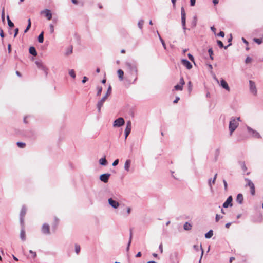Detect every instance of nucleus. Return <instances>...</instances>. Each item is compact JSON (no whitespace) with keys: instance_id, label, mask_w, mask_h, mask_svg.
<instances>
[{"instance_id":"19","label":"nucleus","mask_w":263,"mask_h":263,"mask_svg":"<svg viewBox=\"0 0 263 263\" xmlns=\"http://www.w3.org/2000/svg\"><path fill=\"white\" fill-rule=\"evenodd\" d=\"M117 73L120 80L122 81L123 80L124 71L121 69H119Z\"/></svg>"},{"instance_id":"43","label":"nucleus","mask_w":263,"mask_h":263,"mask_svg":"<svg viewBox=\"0 0 263 263\" xmlns=\"http://www.w3.org/2000/svg\"><path fill=\"white\" fill-rule=\"evenodd\" d=\"M159 38H160V40L162 44V45L163 46V47L164 48V49H166V45H165V44L164 42V41L163 40V39L161 38V37L159 35Z\"/></svg>"},{"instance_id":"57","label":"nucleus","mask_w":263,"mask_h":263,"mask_svg":"<svg viewBox=\"0 0 263 263\" xmlns=\"http://www.w3.org/2000/svg\"><path fill=\"white\" fill-rule=\"evenodd\" d=\"M179 99H180L179 97H176L175 100L174 101V103H177L178 102V101L179 100Z\"/></svg>"},{"instance_id":"45","label":"nucleus","mask_w":263,"mask_h":263,"mask_svg":"<svg viewBox=\"0 0 263 263\" xmlns=\"http://www.w3.org/2000/svg\"><path fill=\"white\" fill-rule=\"evenodd\" d=\"M222 218V217H220L219 215L217 214L215 218L216 221L217 222Z\"/></svg>"},{"instance_id":"5","label":"nucleus","mask_w":263,"mask_h":263,"mask_svg":"<svg viewBox=\"0 0 263 263\" xmlns=\"http://www.w3.org/2000/svg\"><path fill=\"white\" fill-rule=\"evenodd\" d=\"M41 14H44L48 20H50L52 18V13L49 9H45L42 11Z\"/></svg>"},{"instance_id":"29","label":"nucleus","mask_w":263,"mask_h":263,"mask_svg":"<svg viewBox=\"0 0 263 263\" xmlns=\"http://www.w3.org/2000/svg\"><path fill=\"white\" fill-rule=\"evenodd\" d=\"M16 144L20 148H24L26 146V144L21 142H17Z\"/></svg>"},{"instance_id":"17","label":"nucleus","mask_w":263,"mask_h":263,"mask_svg":"<svg viewBox=\"0 0 263 263\" xmlns=\"http://www.w3.org/2000/svg\"><path fill=\"white\" fill-rule=\"evenodd\" d=\"M221 86L224 89H226L228 91H230V88L228 86V84H227V83L224 80H221Z\"/></svg>"},{"instance_id":"37","label":"nucleus","mask_w":263,"mask_h":263,"mask_svg":"<svg viewBox=\"0 0 263 263\" xmlns=\"http://www.w3.org/2000/svg\"><path fill=\"white\" fill-rule=\"evenodd\" d=\"M252 58H250V57H247L246 58V61H245V63L246 64H249V63H250L251 62H252Z\"/></svg>"},{"instance_id":"12","label":"nucleus","mask_w":263,"mask_h":263,"mask_svg":"<svg viewBox=\"0 0 263 263\" xmlns=\"http://www.w3.org/2000/svg\"><path fill=\"white\" fill-rule=\"evenodd\" d=\"M232 196H229L227 200L224 202L223 204V207L224 208H228L229 206H232Z\"/></svg>"},{"instance_id":"42","label":"nucleus","mask_w":263,"mask_h":263,"mask_svg":"<svg viewBox=\"0 0 263 263\" xmlns=\"http://www.w3.org/2000/svg\"><path fill=\"white\" fill-rule=\"evenodd\" d=\"M50 31L51 33H53L54 32V26L53 25L50 24Z\"/></svg>"},{"instance_id":"36","label":"nucleus","mask_w":263,"mask_h":263,"mask_svg":"<svg viewBox=\"0 0 263 263\" xmlns=\"http://www.w3.org/2000/svg\"><path fill=\"white\" fill-rule=\"evenodd\" d=\"M187 85H188V89H189V92L190 93L192 90V83L191 81L189 82L188 84H187Z\"/></svg>"},{"instance_id":"64","label":"nucleus","mask_w":263,"mask_h":263,"mask_svg":"<svg viewBox=\"0 0 263 263\" xmlns=\"http://www.w3.org/2000/svg\"><path fill=\"white\" fill-rule=\"evenodd\" d=\"M242 40L246 45H248V42L243 37L242 38Z\"/></svg>"},{"instance_id":"61","label":"nucleus","mask_w":263,"mask_h":263,"mask_svg":"<svg viewBox=\"0 0 263 263\" xmlns=\"http://www.w3.org/2000/svg\"><path fill=\"white\" fill-rule=\"evenodd\" d=\"M235 260V258L234 257H231L230 258V262L232 263L233 260Z\"/></svg>"},{"instance_id":"55","label":"nucleus","mask_w":263,"mask_h":263,"mask_svg":"<svg viewBox=\"0 0 263 263\" xmlns=\"http://www.w3.org/2000/svg\"><path fill=\"white\" fill-rule=\"evenodd\" d=\"M159 248V249L160 250L161 253H162L163 252V246H162V244H160Z\"/></svg>"},{"instance_id":"63","label":"nucleus","mask_w":263,"mask_h":263,"mask_svg":"<svg viewBox=\"0 0 263 263\" xmlns=\"http://www.w3.org/2000/svg\"><path fill=\"white\" fill-rule=\"evenodd\" d=\"M16 74H17V76H18L20 77H21L22 76L21 73L18 71H16Z\"/></svg>"},{"instance_id":"11","label":"nucleus","mask_w":263,"mask_h":263,"mask_svg":"<svg viewBox=\"0 0 263 263\" xmlns=\"http://www.w3.org/2000/svg\"><path fill=\"white\" fill-rule=\"evenodd\" d=\"M247 181H248V185L250 188L251 194L252 195H254L255 193V186H254V183L250 180H247Z\"/></svg>"},{"instance_id":"40","label":"nucleus","mask_w":263,"mask_h":263,"mask_svg":"<svg viewBox=\"0 0 263 263\" xmlns=\"http://www.w3.org/2000/svg\"><path fill=\"white\" fill-rule=\"evenodd\" d=\"M144 24V21L143 20H141L138 22V26L141 29L143 27V25Z\"/></svg>"},{"instance_id":"27","label":"nucleus","mask_w":263,"mask_h":263,"mask_svg":"<svg viewBox=\"0 0 263 263\" xmlns=\"http://www.w3.org/2000/svg\"><path fill=\"white\" fill-rule=\"evenodd\" d=\"M213 231L210 230L207 233L205 234V237L206 238H210L213 236Z\"/></svg>"},{"instance_id":"7","label":"nucleus","mask_w":263,"mask_h":263,"mask_svg":"<svg viewBox=\"0 0 263 263\" xmlns=\"http://www.w3.org/2000/svg\"><path fill=\"white\" fill-rule=\"evenodd\" d=\"M181 22L184 29H185V18L186 14L184 8L182 7L181 9Z\"/></svg>"},{"instance_id":"39","label":"nucleus","mask_w":263,"mask_h":263,"mask_svg":"<svg viewBox=\"0 0 263 263\" xmlns=\"http://www.w3.org/2000/svg\"><path fill=\"white\" fill-rule=\"evenodd\" d=\"M2 19L3 22L5 21V8H4V7L3 8L2 11Z\"/></svg>"},{"instance_id":"46","label":"nucleus","mask_w":263,"mask_h":263,"mask_svg":"<svg viewBox=\"0 0 263 263\" xmlns=\"http://www.w3.org/2000/svg\"><path fill=\"white\" fill-rule=\"evenodd\" d=\"M223 184L224 185V189H225V190H227L228 184H227V181L225 180H223Z\"/></svg>"},{"instance_id":"2","label":"nucleus","mask_w":263,"mask_h":263,"mask_svg":"<svg viewBox=\"0 0 263 263\" xmlns=\"http://www.w3.org/2000/svg\"><path fill=\"white\" fill-rule=\"evenodd\" d=\"M126 66L132 73H133L135 74V80H136L137 79L138 72V70L136 66L130 63H126Z\"/></svg>"},{"instance_id":"15","label":"nucleus","mask_w":263,"mask_h":263,"mask_svg":"<svg viewBox=\"0 0 263 263\" xmlns=\"http://www.w3.org/2000/svg\"><path fill=\"white\" fill-rule=\"evenodd\" d=\"M109 204L114 208H117L119 206V203L116 201L113 200L112 198L108 199Z\"/></svg>"},{"instance_id":"38","label":"nucleus","mask_w":263,"mask_h":263,"mask_svg":"<svg viewBox=\"0 0 263 263\" xmlns=\"http://www.w3.org/2000/svg\"><path fill=\"white\" fill-rule=\"evenodd\" d=\"M97 90H98L97 94V96H100L102 90V88L101 87H98Z\"/></svg>"},{"instance_id":"28","label":"nucleus","mask_w":263,"mask_h":263,"mask_svg":"<svg viewBox=\"0 0 263 263\" xmlns=\"http://www.w3.org/2000/svg\"><path fill=\"white\" fill-rule=\"evenodd\" d=\"M7 21H8V24L10 27H14V24L13 22H11V21L9 18V16H7Z\"/></svg>"},{"instance_id":"9","label":"nucleus","mask_w":263,"mask_h":263,"mask_svg":"<svg viewBox=\"0 0 263 263\" xmlns=\"http://www.w3.org/2000/svg\"><path fill=\"white\" fill-rule=\"evenodd\" d=\"M27 209L25 207H23L21 209L20 212V221L22 224H23L24 223V218L26 214Z\"/></svg>"},{"instance_id":"25","label":"nucleus","mask_w":263,"mask_h":263,"mask_svg":"<svg viewBox=\"0 0 263 263\" xmlns=\"http://www.w3.org/2000/svg\"><path fill=\"white\" fill-rule=\"evenodd\" d=\"M99 163L101 165H106L107 164V161L106 160V158L104 157V158H102L101 159H100L99 160Z\"/></svg>"},{"instance_id":"8","label":"nucleus","mask_w":263,"mask_h":263,"mask_svg":"<svg viewBox=\"0 0 263 263\" xmlns=\"http://www.w3.org/2000/svg\"><path fill=\"white\" fill-rule=\"evenodd\" d=\"M107 98V94H106L101 99V100L99 102H98V104H97V108H98L99 112H100L101 108L102 106H103L104 102L106 101Z\"/></svg>"},{"instance_id":"33","label":"nucleus","mask_w":263,"mask_h":263,"mask_svg":"<svg viewBox=\"0 0 263 263\" xmlns=\"http://www.w3.org/2000/svg\"><path fill=\"white\" fill-rule=\"evenodd\" d=\"M253 41L256 42V43H257L258 44H260L262 42V41L261 39H258V38H254L253 39Z\"/></svg>"},{"instance_id":"52","label":"nucleus","mask_w":263,"mask_h":263,"mask_svg":"<svg viewBox=\"0 0 263 263\" xmlns=\"http://www.w3.org/2000/svg\"><path fill=\"white\" fill-rule=\"evenodd\" d=\"M111 93V87H109L108 89L107 92L106 94H107V97Z\"/></svg>"},{"instance_id":"41","label":"nucleus","mask_w":263,"mask_h":263,"mask_svg":"<svg viewBox=\"0 0 263 263\" xmlns=\"http://www.w3.org/2000/svg\"><path fill=\"white\" fill-rule=\"evenodd\" d=\"M29 252H30V254H31V255H32V257L33 258H35V257H36V252H33V251H32V250H30V251H29Z\"/></svg>"},{"instance_id":"26","label":"nucleus","mask_w":263,"mask_h":263,"mask_svg":"<svg viewBox=\"0 0 263 263\" xmlns=\"http://www.w3.org/2000/svg\"><path fill=\"white\" fill-rule=\"evenodd\" d=\"M44 33L43 32H41V33L39 35L38 37V41L39 43H43L44 41Z\"/></svg>"},{"instance_id":"21","label":"nucleus","mask_w":263,"mask_h":263,"mask_svg":"<svg viewBox=\"0 0 263 263\" xmlns=\"http://www.w3.org/2000/svg\"><path fill=\"white\" fill-rule=\"evenodd\" d=\"M20 237L22 240H25L26 239V233L24 229H22L21 231Z\"/></svg>"},{"instance_id":"18","label":"nucleus","mask_w":263,"mask_h":263,"mask_svg":"<svg viewBox=\"0 0 263 263\" xmlns=\"http://www.w3.org/2000/svg\"><path fill=\"white\" fill-rule=\"evenodd\" d=\"M243 200V195L241 194H239L236 198V201L239 204H241Z\"/></svg>"},{"instance_id":"32","label":"nucleus","mask_w":263,"mask_h":263,"mask_svg":"<svg viewBox=\"0 0 263 263\" xmlns=\"http://www.w3.org/2000/svg\"><path fill=\"white\" fill-rule=\"evenodd\" d=\"M208 52L210 54V59L211 60H213V50L212 48H210L209 50H208Z\"/></svg>"},{"instance_id":"59","label":"nucleus","mask_w":263,"mask_h":263,"mask_svg":"<svg viewBox=\"0 0 263 263\" xmlns=\"http://www.w3.org/2000/svg\"><path fill=\"white\" fill-rule=\"evenodd\" d=\"M219 2V0H213V4L215 5L217 4Z\"/></svg>"},{"instance_id":"31","label":"nucleus","mask_w":263,"mask_h":263,"mask_svg":"<svg viewBox=\"0 0 263 263\" xmlns=\"http://www.w3.org/2000/svg\"><path fill=\"white\" fill-rule=\"evenodd\" d=\"M253 136L255 137V138H261L260 134L257 132L253 131Z\"/></svg>"},{"instance_id":"48","label":"nucleus","mask_w":263,"mask_h":263,"mask_svg":"<svg viewBox=\"0 0 263 263\" xmlns=\"http://www.w3.org/2000/svg\"><path fill=\"white\" fill-rule=\"evenodd\" d=\"M0 36L3 38L4 37V33L3 30L1 28L0 29Z\"/></svg>"},{"instance_id":"62","label":"nucleus","mask_w":263,"mask_h":263,"mask_svg":"<svg viewBox=\"0 0 263 263\" xmlns=\"http://www.w3.org/2000/svg\"><path fill=\"white\" fill-rule=\"evenodd\" d=\"M231 223H230V222H229V223H226V227L227 229H228V228H229V227H230V226H231Z\"/></svg>"},{"instance_id":"51","label":"nucleus","mask_w":263,"mask_h":263,"mask_svg":"<svg viewBox=\"0 0 263 263\" xmlns=\"http://www.w3.org/2000/svg\"><path fill=\"white\" fill-rule=\"evenodd\" d=\"M18 28H16L15 29V33H14V37H15L16 36V35H17L18 33Z\"/></svg>"},{"instance_id":"24","label":"nucleus","mask_w":263,"mask_h":263,"mask_svg":"<svg viewBox=\"0 0 263 263\" xmlns=\"http://www.w3.org/2000/svg\"><path fill=\"white\" fill-rule=\"evenodd\" d=\"M183 228H184V229L185 230H190L192 228V225L188 222H186L184 224Z\"/></svg>"},{"instance_id":"44","label":"nucleus","mask_w":263,"mask_h":263,"mask_svg":"<svg viewBox=\"0 0 263 263\" xmlns=\"http://www.w3.org/2000/svg\"><path fill=\"white\" fill-rule=\"evenodd\" d=\"M188 57L191 61L194 62V59L192 54H191L190 53L188 54Z\"/></svg>"},{"instance_id":"14","label":"nucleus","mask_w":263,"mask_h":263,"mask_svg":"<svg viewBox=\"0 0 263 263\" xmlns=\"http://www.w3.org/2000/svg\"><path fill=\"white\" fill-rule=\"evenodd\" d=\"M110 176V174H102L100 176V179L104 183H107L108 181Z\"/></svg>"},{"instance_id":"49","label":"nucleus","mask_w":263,"mask_h":263,"mask_svg":"<svg viewBox=\"0 0 263 263\" xmlns=\"http://www.w3.org/2000/svg\"><path fill=\"white\" fill-rule=\"evenodd\" d=\"M218 35L222 37H223L224 36V33L223 31H220Z\"/></svg>"},{"instance_id":"35","label":"nucleus","mask_w":263,"mask_h":263,"mask_svg":"<svg viewBox=\"0 0 263 263\" xmlns=\"http://www.w3.org/2000/svg\"><path fill=\"white\" fill-rule=\"evenodd\" d=\"M80 246L78 245H75V251L77 254H78L80 251Z\"/></svg>"},{"instance_id":"34","label":"nucleus","mask_w":263,"mask_h":263,"mask_svg":"<svg viewBox=\"0 0 263 263\" xmlns=\"http://www.w3.org/2000/svg\"><path fill=\"white\" fill-rule=\"evenodd\" d=\"M69 73L71 77H72L73 78H75L76 74H75L74 71L73 70H72V69L70 70L69 72Z\"/></svg>"},{"instance_id":"54","label":"nucleus","mask_w":263,"mask_h":263,"mask_svg":"<svg viewBox=\"0 0 263 263\" xmlns=\"http://www.w3.org/2000/svg\"><path fill=\"white\" fill-rule=\"evenodd\" d=\"M8 50L9 53H10L11 52V46L10 44H9L8 46Z\"/></svg>"},{"instance_id":"50","label":"nucleus","mask_w":263,"mask_h":263,"mask_svg":"<svg viewBox=\"0 0 263 263\" xmlns=\"http://www.w3.org/2000/svg\"><path fill=\"white\" fill-rule=\"evenodd\" d=\"M119 163V160L117 159L116 160L112 163L113 166H116Z\"/></svg>"},{"instance_id":"10","label":"nucleus","mask_w":263,"mask_h":263,"mask_svg":"<svg viewBox=\"0 0 263 263\" xmlns=\"http://www.w3.org/2000/svg\"><path fill=\"white\" fill-rule=\"evenodd\" d=\"M132 129V123L130 121H128L126 123V127L125 130V138H127V136L130 133Z\"/></svg>"},{"instance_id":"23","label":"nucleus","mask_w":263,"mask_h":263,"mask_svg":"<svg viewBox=\"0 0 263 263\" xmlns=\"http://www.w3.org/2000/svg\"><path fill=\"white\" fill-rule=\"evenodd\" d=\"M132 237H133L132 229H130L129 240L128 244V246H127V250H129V246H130V243H131L132 240Z\"/></svg>"},{"instance_id":"1","label":"nucleus","mask_w":263,"mask_h":263,"mask_svg":"<svg viewBox=\"0 0 263 263\" xmlns=\"http://www.w3.org/2000/svg\"><path fill=\"white\" fill-rule=\"evenodd\" d=\"M238 125V122L236 119H234L230 121L229 124V129L231 135L232 134L233 132L236 129Z\"/></svg>"},{"instance_id":"3","label":"nucleus","mask_w":263,"mask_h":263,"mask_svg":"<svg viewBox=\"0 0 263 263\" xmlns=\"http://www.w3.org/2000/svg\"><path fill=\"white\" fill-rule=\"evenodd\" d=\"M124 120L123 118H119L114 122V127H120L124 124Z\"/></svg>"},{"instance_id":"13","label":"nucleus","mask_w":263,"mask_h":263,"mask_svg":"<svg viewBox=\"0 0 263 263\" xmlns=\"http://www.w3.org/2000/svg\"><path fill=\"white\" fill-rule=\"evenodd\" d=\"M42 231L45 234H49L50 233L49 226L46 223L44 224L42 226Z\"/></svg>"},{"instance_id":"53","label":"nucleus","mask_w":263,"mask_h":263,"mask_svg":"<svg viewBox=\"0 0 263 263\" xmlns=\"http://www.w3.org/2000/svg\"><path fill=\"white\" fill-rule=\"evenodd\" d=\"M217 174H216L215 175V176H214L213 180L212 181V183L213 184H215V181H216V178H217Z\"/></svg>"},{"instance_id":"22","label":"nucleus","mask_w":263,"mask_h":263,"mask_svg":"<svg viewBox=\"0 0 263 263\" xmlns=\"http://www.w3.org/2000/svg\"><path fill=\"white\" fill-rule=\"evenodd\" d=\"M131 161L130 160H127L125 163L124 168L126 170L128 171L130 165Z\"/></svg>"},{"instance_id":"20","label":"nucleus","mask_w":263,"mask_h":263,"mask_svg":"<svg viewBox=\"0 0 263 263\" xmlns=\"http://www.w3.org/2000/svg\"><path fill=\"white\" fill-rule=\"evenodd\" d=\"M29 53L34 55V56H36L37 55V52L36 51V49L34 47H30L29 48Z\"/></svg>"},{"instance_id":"16","label":"nucleus","mask_w":263,"mask_h":263,"mask_svg":"<svg viewBox=\"0 0 263 263\" xmlns=\"http://www.w3.org/2000/svg\"><path fill=\"white\" fill-rule=\"evenodd\" d=\"M181 63L186 67L187 69H190L192 68V65L191 63L187 60L183 59L181 60Z\"/></svg>"},{"instance_id":"60","label":"nucleus","mask_w":263,"mask_h":263,"mask_svg":"<svg viewBox=\"0 0 263 263\" xmlns=\"http://www.w3.org/2000/svg\"><path fill=\"white\" fill-rule=\"evenodd\" d=\"M174 7H175L176 0H171Z\"/></svg>"},{"instance_id":"56","label":"nucleus","mask_w":263,"mask_h":263,"mask_svg":"<svg viewBox=\"0 0 263 263\" xmlns=\"http://www.w3.org/2000/svg\"><path fill=\"white\" fill-rule=\"evenodd\" d=\"M88 80V79L86 77H84L83 79L82 80V82L83 83H85Z\"/></svg>"},{"instance_id":"47","label":"nucleus","mask_w":263,"mask_h":263,"mask_svg":"<svg viewBox=\"0 0 263 263\" xmlns=\"http://www.w3.org/2000/svg\"><path fill=\"white\" fill-rule=\"evenodd\" d=\"M196 0H190V4L191 6H194L195 4Z\"/></svg>"},{"instance_id":"30","label":"nucleus","mask_w":263,"mask_h":263,"mask_svg":"<svg viewBox=\"0 0 263 263\" xmlns=\"http://www.w3.org/2000/svg\"><path fill=\"white\" fill-rule=\"evenodd\" d=\"M217 43L218 45L220 48H223V47H224L225 49H227V46L224 47L223 44L222 42L221 41H220V40H217Z\"/></svg>"},{"instance_id":"6","label":"nucleus","mask_w":263,"mask_h":263,"mask_svg":"<svg viewBox=\"0 0 263 263\" xmlns=\"http://www.w3.org/2000/svg\"><path fill=\"white\" fill-rule=\"evenodd\" d=\"M184 85V81L183 78L182 77L180 79V82L179 84L175 86L174 88L176 90L181 91L183 89V86Z\"/></svg>"},{"instance_id":"58","label":"nucleus","mask_w":263,"mask_h":263,"mask_svg":"<svg viewBox=\"0 0 263 263\" xmlns=\"http://www.w3.org/2000/svg\"><path fill=\"white\" fill-rule=\"evenodd\" d=\"M141 256V253L140 252H139L136 255V257H140Z\"/></svg>"},{"instance_id":"4","label":"nucleus","mask_w":263,"mask_h":263,"mask_svg":"<svg viewBox=\"0 0 263 263\" xmlns=\"http://www.w3.org/2000/svg\"><path fill=\"white\" fill-rule=\"evenodd\" d=\"M250 84V91L254 95H256L257 93V90L255 86L254 82L251 80L249 81Z\"/></svg>"}]
</instances>
